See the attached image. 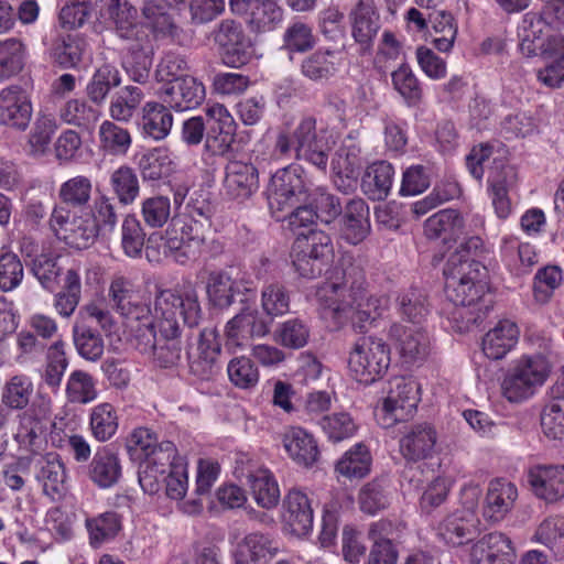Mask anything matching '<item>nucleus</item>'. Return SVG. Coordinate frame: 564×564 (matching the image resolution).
Wrapping results in <instances>:
<instances>
[{"label":"nucleus","mask_w":564,"mask_h":564,"mask_svg":"<svg viewBox=\"0 0 564 564\" xmlns=\"http://www.w3.org/2000/svg\"><path fill=\"white\" fill-rule=\"evenodd\" d=\"M420 400V384L414 379H391L388 394L376 412L379 423L382 427L389 429L398 422L408 421L414 415Z\"/></svg>","instance_id":"1a4fd4ad"},{"label":"nucleus","mask_w":564,"mask_h":564,"mask_svg":"<svg viewBox=\"0 0 564 564\" xmlns=\"http://www.w3.org/2000/svg\"><path fill=\"white\" fill-rule=\"evenodd\" d=\"M118 415L110 403H100L91 409L89 429L99 442L110 440L118 430Z\"/></svg>","instance_id":"49530a36"},{"label":"nucleus","mask_w":564,"mask_h":564,"mask_svg":"<svg viewBox=\"0 0 564 564\" xmlns=\"http://www.w3.org/2000/svg\"><path fill=\"white\" fill-rule=\"evenodd\" d=\"M186 208L194 224L181 225L177 219L172 218L165 235L161 237L163 253L181 264L197 259L205 242L204 237L198 234V220L195 217L209 219L213 213L208 198L202 195L199 198L191 195Z\"/></svg>","instance_id":"7ed1b4c3"},{"label":"nucleus","mask_w":564,"mask_h":564,"mask_svg":"<svg viewBox=\"0 0 564 564\" xmlns=\"http://www.w3.org/2000/svg\"><path fill=\"white\" fill-rule=\"evenodd\" d=\"M171 110L162 100L145 102L139 122L142 133L155 141L164 140L173 127Z\"/></svg>","instance_id":"7c9ffc66"},{"label":"nucleus","mask_w":564,"mask_h":564,"mask_svg":"<svg viewBox=\"0 0 564 564\" xmlns=\"http://www.w3.org/2000/svg\"><path fill=\"white\" fill-rule=\"evenodd\" d=\"M98 135L100 147L111 154H126L132 142L127 129L109 120L100 124Z\"/></svg>","instance_id":"bf43d9fd"},{"label":"nucleus","mask_w":564,"mask_h":564,"mask_svg":"<svg viewBox=\"0 0 564 564\" xmlns=\"http://www.w3.org/2000/svg\"><path fill=\"white\" fill-rule=\"evenodd\" d=\"M389 334L398 343V349L404 362L421 361L429 355L430 340L422 328L393 324Z\"/></svg>","instance_id":"b1692460"},{"label":"nucleus","mask_w":564,"mask_h":564,"mask_svg":"<svg viewBox=\"0 0 564 564\" xmlns=\"http://www.w3.org/2000/svg\"><path fill=\"white\" fill-rule=\"evenodd\" d=\"M206 292L210 302L219 307L227 308L234 302L237 295L242 294L241 302L249 300V294L253 295V289L250 283L243 280L231 279L226 271H213L208 275Z\"/></svg>","instance_id":"aec40b11"},{"label":"nucleus","mask_w":564,"mask_h":564,"mask_svg":"<svg viewBox=\"0 0 564 564\" xmlns=\"http://www.w3.org/2000/svg\"><path fill=\"white\" fill-rule=\"evenodd\" d=\"M518 497L516 485L505 478H496L488 485L484 516L490 521H501L511 511Z\"/></svg>","instance_id":"bb28decb"},{"label":"nucleus","mask_w":564,"mask_h":564,"mask_svg":"<svg viewBox=\"0 0 564 564\" xmlns=\"http://www.w3.org/2000/svg\"><path fill=\"white\" fill-rule=\"evenodd\" d=\"M563 280L562 270L557 265H546L538 270L533 282V294L536 302L546 303Z\"/></svg>","instance_id":"338daca9"},{"label":"nucleus","mask_w":564,"mask_h":564,"mask_svg":"<svg viewBox=\"0 0 564 564\" xmlns=\"http://www.w3.org/2000/svg\"><path fill=\"white\" fill-rule=\"evenodd\" d=\"M112 306L124 317L141 321L150 315V307L140 301L132 282L123 276L115 278L109 288Z\"/></svg>","instance_id":"5701e85b"},{"label":"nucleus","mask_w":564,"mask_h":564,"mask_svg":"<svg viewBox=\"0 0 564 564\" xmlns=\"http://www.w3.org/2000/svg\"><path fill=\"white\" fill-rule=\"evenodd\" d=\"M438 434L429 422H420L404 427L399 441L400 453L406 462H420L436 453Z\"/></svg>","instance_id":"4468645a"},{"label":"nucleus","mask_w":564,"mask_h":564,"mask_svg":"<svg viewBox=\"0 0 564 564\" xmlns=\"http://www.w3.org/2000/svg\"><path fill=\"white\" fill-rule=\"evenodd\" d=\"M283 521L296 536L306 535L313 528V510L307 496L297 489L289 491L283 503Z\"/></svg>","instance_id":"393cba45"},{"label":"nucleus","mask_w":564,"mask_h":564,"mask_svg":"<svg viewBox=\"0 0 564 564\" xmlns=\"http://www.w3.org/2000/svg\"><path fill=\"white\" fill-rule=\"evenodd\" d=\"M121 84L119 69L112 64H102L93 74L87 84L86 93L91 102L100 106L105 102L108 94Z\"/></svg>","instance_id":"58836bf2"},{"label":"nucleus","mask_w":564,"mask_h":564,"mask_svg":"<svg viewBox=\"0 0 564 564\" xmlns=\"http://www.w3.org/2000/svg\"><path fill=\"white\" fill-rule=\"evenodd\" d=\"M100 117V111L86 100L70 99L58 110V118L63 123L77 127H89Z\"/></svg>","instance_id":"603ef678"},{"label":"nucleus","mask_w":564,"mask_h":564,"mask_svg":"<svg viewBox=\"0 0 564 564\" xmlns=\"http://www.w3.org/2000/svg\"><path fill=\"white\" fill-rule=\"evenodd\" d=\"M365 286L366 283L360 290L359 299L354 301V308L349 316L354 326L358 327L360 332L365 328L366 323L371 324L380 317L387 305V300L383 297L368 296Z\"/></svg>","instance_id":"a18cd8bd"},{"label":"nucleus","mask_w":564,"mask_h":564,"mask_svg":"<svg viewBox=\"0 0 564 564\" xmlns=\"http://www.w3.org/2000/svg\"><path fill=\"white\" fill-rule=\"evenodd\" d=\"M73 340L79 356L88 361H97L104 354V339L97 329L85 324L73 326Z\"/></svg>","instance_id":"c03bdc74"},{"label":"nucleus","mask_w":564,"mask_h":564,"mask_svg":"<svg viewBox=\"0 0 564 564\" xmlns=\"http://www.w3.org/2000/svg\"><path fill=\"white\" fill-rule=\"evenodd\" d=\"M87 476L99 488L113 487L122 476L119 455L108 446L99 447L87 466Z\"/></svg>","instance_id":"a878e982"},{"label":"nucleus","mask_w":564,"mask_h":564,"mask_svg":"<svg viewBox=\"0 0 564 564\" xmlns=\"http://www.w3.org/2000/svg\"><path fill=\"white\" fill-rule=\"evenodd\" d=\"M528 480L533 492L546 502H555L564 497V465L533 466Z\"/></svg>","instance_id":"412c9836"},{"label":"nucleus","mask_w":564,"mask_h":564,"mask_svg":"<svg viewBox=\"0 0 564 564\" xmlns=\"http://www.w3.org/2000/svg\"><path fill=\"white\" fill-rule=\"evenodd\" d=\"M242 17L250 32L260 34L282 23L283 9L274 0H257Z\"/></svg>","instance_id":"473e14b6"},{"label":"nucleus","mask_w":564,"mask_h":564,"mask_svg":"<svg viewBox=\"0 0 564 564\" xmlns=\"http://www.w3.org/2000/svg\"><path fill=\"white\" fill-rule=\"evenodd\" d=\"M310 326L301 318H290L275 329V341L281 346L300 349L306 346L310 339Z\"/></svg>","instance_id":"4d7b16f0"},{"label":"nucleus","mask_w":564,"mask_h":564,"mask_svg":"<svg viewBox=\"0 0 564 564\" xmlns=\"http://www.w3.org/2000/svg\"><path fill=\"white\" fill-rule=\"evenodd\" d=\"M336 52L330 50H317L303 58L301 74L314 83L328 82L338 70Z\"/></svg>","instance_id":"e433bc0d"},{"label":"nucleus","mask_w":564,"mask_h":564,"mask_svg":"<svg viewBox=\"0 0 564 564\" xmlns=\"http://www.w3.org/2000/svg\"><path fill=\"white\" fill-rule=\"evenodd\" d=\"M516 560L512 541L501 532L485 534L470 547V564H516Z\"/></svg>","instance_id":"f3484780"},{"label":"nucleus","mask_w":564,"mask_h":564,"mask_svg":"<svg viewBox=\"0 0 564 564\" xmlns=\"http://www.w3.org/2000/svg\"><path fill=\"white\" fill-rule=\"evenodd\" d=\"M534 538L556 556H564V517L551 516L545 518L539 524Z\"/></svg>","instance_id":"8fccbe9b"},{"label":"nucleus","mask_w":564,"mask_h":564,"mask_svg":"<svg viewBox=\"0 0 564 564\" xmlns=\"http://www.w3.org/2000/svg\"><path fill=\"white\" fill-rule=\"evenodd\" d=\"M88 50L86 40L78 35L63 37L54 47L55 62L63 68L76 67Z\"/></svg>","instance_id":"6e6d98bb"},{"label":"nucleus","mask_w":564,"mask_h":564,"mask_svg":"<svg viewBox=\"0 0 564 564\" xmlns=\"http://www.w3.org/2000/svg\"><path fill=\"white\" fill-rule=\"evenodd\" d=\"M33 392V384L25 375H15L4 384L1 393L2 403L12 410H22Z\"/></svg>","instance_id":"864d4df0"},{"label":"nucleus","mask_w":564,"mask_h":564,"mask_svg":"<svg viewBox=\"0 0 564 564\" xmlns=\"http://www.w3.org/2000/svg\"><path fill=\"white\" fill-rule=\"evenodd\" d=\"M96 6L99 22L120 40H144L149 33L139 19V10L129 0H97Z\"/></svg>","instance_id":"9d476101"},{"label":"nucleus","mask_w":564,"mask_h":564,"mask_svg":"<svg viewBox=\"0 0 564 564\" xmlns=\"http://www.w3.org/2000/svg\"><path fill=\"white\" fill-rule=\"evenodd\" d=\"M66 398L70 403L87 404L97 398L96 380L84 370H74L66 383Z\"/></svg>","instance_id":"09e8293b"},{"label":"nucleus","mask_w":564,"mask_h":564,"mask_svg":"<svg viewBox=\"0 0 564 564\" xmlns=\"http://www.w3.org/2000/svg\"><path fill=\"white\" fill-rule=\"evenodd\" d=\"M50 226L59 240L78 250L88 248L98 236L95 217L88 212L70 215L63 207H55Z\"/></svg>","instance_id":"9b49d317"},{"label":"nucleus","mask_w":564,"mask_h":564,"mask_svg":"<svg viewBox=\"0 0 564 564\" xmlns=\"http://www.w3.org/2000/svg\"><path fill=\"white\" fill-rule=\"evenodd\" d=\"M45 424L37 415L35 409H29L19 415V426L14 434V440L21 448L36 454L45 443Z\"/></svg>","instance_id":"72a5a7b5"},{"label":"nucleus","mask_w":564,"mask_h":564,"mask_svg":"<svg viewBox=\"0 0 564 564\" xmlns=\"http://www.w3.org/2000/svg\"><path fill=\"white\" fill-rule=\"evenodd\" d=\"M237 547L257 557L261 563H268L272 560L279 551L274 540L261 532H251L247 534L238 544Z\"/></svg>","instance_id":"69168bd1"},{"label":"nucleus","mask_w":564,"mask_h":564,"mask_svg":"<svg viewBox=\"0 0 564 564\" xmlns=\"http://www.w3.org/2000/svg\"><path fill=\"white\" fill-rule=\"evenodd\" d=\"M261 306L263 312L271 317L286 314L290 311V294L280 282H271L261 291Z\"/></svg>","instance_id":"052dcab7"},{"label":"nucleus","mask_w":564,"mask_h":564,"mask_svg":"<svg viewBox=\"0 0 564 564\" xmlns=\"http://www.w3.org/2000/svg\"><path fill=\"white\" fill-rule=\"evenodd\" d=\"M371 467V455L362 443L356 444L337 462L336 471L352 479L367 476Z\"/></svg>","instance_id":"37998d69"},{"label":"nucleus","mask_w":564,"mask_h":564,"mask_svg":"<svg viewBox=\"0 0 564 564\" xmlns=\"http://www.w3.org/2000/svg\"><path fill=\"white\" fill-rule=\"evenodd\" d=\"M460 194V185L455 178H443L427 197L414 204V212L424 215L437 205L459 197Z\"/></svg>","instance_id":"0e129e2a"},{"label":"nucleus","mask_w":564,"mask_h":564,"mask_svg":"<svg viewBox=\"0 0 564 564\" xmlns=\"http://www.w3.org/2000/svg\"><path fill=\"white\" fill-rule=\"evenodd\" d=\"M155 312L159 338L151 357L160 367L170 368L182 359L178 318L182 317L189 328L198 326L202 319L198 294L192 286L185 288L181 294L163 293L156 300Z\"/></svg>","instance_id":"f257e3e1"},{"label":"nucleus","mask_w":564,"mask_h":564,"mask_svg":"<svg viewBox=\"0 0 564 564\" xmlns=\"http://www.w3.org/2000/svg\"><path fill=\"white\" fill-rule=\"evenodd\" d=\"M429 26L431 25L433 45L440 51L447 53L453 46L457 35V26L451 13L436 11L429 13Z\"/></svg>","instance_id":"a19ab883"},{"label":"nucleus","mask_w":564,"mask_h":564,"mask_svg":"<svg viewBox=\"0 0 564 564\" xmlns=\"http://www.w3.org/2000/svg\"><path fill=\"white\" fill-rule=\"evenodd\" d=\"M307 191L303 178H270L265 195L272 216L278 221L284 220V212L312 196Z\"/></svg>","instance_id":"ddd939ff"},{"label":"nucleus","mask_w":564,"mask_h":564,"mask_svg":"<svg viewBox=\"0 0 564 564\" xmlns=\"http://www.w3.org/2000/svg\"><path fill=\"white\" fill-rule=\"evenodd\" d=\"M128 43V53L122 66L131 80L145 84L150 77L154 55L150 35L147 33L144 40H130Z\"/></svg>","instance_id":"cd10ccee"},{"label":"nucleus","mask_w":564,"mask_h":564,"mask_svg":"<svg viewBox=\"0 0 564 564\" xmlns=\"http://www.w3.org/2000/svg\"><path fill=\"white\" fill-rule=\"evenodd\" d=\"M390 361V348L382 339L361 337L351 348L348 368L356 381L370 384L387 372Z\"/></svg>","instance_id":"423d86ee"},{"label":"nucleus","mask_w":564,"mask_h":564,"mask_svg":"<svg viewBox=\"0 0 564 564\" xmlns=\"http://www.w3.org/2000/svg\"><path fill=\"white\" fill-rule=\"evenodd\" d=\"M550 372V365L542 355L523 356L506 373L501 389L510 402L530 398L542 386Z\"/></svg>","instance_id":"0eeeda50"},{"label":"nucleus","mask_w":564,"mask_h":564,"mask_svg":"<svg viewBox=\"0 0 564 564\" xmlns=\"http://www.w3.org/2000/svg\"><path fill=\"white\" fill-rule=\"evenodd\" d=\"M520 329L511 319H501L482 339L484 354L492 359L503 358L518 343Z\"/></svg>","instance_id":"2f4dec72"},{"label":"nucleus","mask_w":564,"mask_h":564,"mask_svg":"<svg viewBox=\"0 0 564 564\" xmlns=\"http://www.w3.org/2000/svg\"><path fill=\"white\" fill-rule=\"evenodd\" d=\"M364 284V269L349 262L343 268L339 282H325L317 288L316 301L326 316L332 317L337 324H343L349 318L354 301L359 299Z\"/></svg>","instance_id":"39448f33"},{"label":"nucleus","mask_w":564,"mask_h":564,"mask_svg":"<svg viewBox=\"0 0 564 564\" xmlns=\"http://www.w3.org/2000/svg\"><path fill=\"white\" fill-rule=\"evenodd\" d=\"M319 425L333 442H340L349 438L357 430L355 421L347 412L325 415L321 419Z\"/></svg>","instance_id":"774afa93"},{"label":"nucleus","mask_w":564,"mask_h":564,"mask_svg":"<svg viewBox=\"0 0 564 564\" xmlns=\"http://www.w3.org/2000/svg\"><path fill=\"white\" fill-rule=\"evenodd\" d=\"M343 237L351 245L364 241L371 230L369 206L362 199L350 200L340 219Z\"/></svg>","instance_id":"c756f323"},{"label":"nucleus","mask_w":564,"mask_h":564,"mask_svg":"<svg viewBox=\"0 0 564 564\" xmlns=\"http://www.w3.org/2000/svg\"><path fill=\"white\" fill-rule=\"evenodd\" d=\"M220 347L213 330L199 332V340L195 351L188 352V365L192 375L202 380H209L218 373L217 358Z\"/></svg>","instance_id":"4be33fe9"},{"label":"nucleus","mask_w":564,"mask_h":564,"mask_svg":"<svg viewBox=\"0 0 564 564\" xmlns=\"http://www.w3.org/2000/svg\"><path fill=\"white\" fill-rule=\"evenodd\" d=\"M480 268L479 261L463 259L462 256H452L444 268L445 294L457 306L454 318L462 319L460 330H468L486 316V312L478 306L484 293Z\"/></svg>","instance_id":"f03ea898"},{"label":"nucleus","mask_w":564,"mask_h":564,"mask_svg":"<svg viewBox=\"0 0 564 564\" xmlns=\"http://www.w3.org/2000/svg\"><path fill=\"white\" fill-rule=\"evenodd\" d=\"M351 35L362 45H369L381 28L379 11L373 0H359L349 13Z\"/></svg>","instance_id":"c85d7f7f"},{"label":"nucleus","mask_w":564,"mask_h":564,"mask_svg":"<svg viewBox=\"0 0 564 564\" xmlns=\"http://www.w3.org/2000/svg\"><path fill=\"white\" fill-rule=\"evenodd\" d=\"M205 86L192 76H185L166 84L159 91L160 100L175 111L198 107L205 99Z\"/></svg>","instance_id":"a211bd4d"},{"label":"nucleus","mask_w":564,"mask_h":564,"mask_svg":"<svg viewBox=\"0 0 564 564\" xmlns=\"http://www.w3.org/2000/svg\"><path fill=\"white\" fill-rule=\"evenodd\" d=\"M25 45L18 39L0 41V83L18 75L24 67Z\"/></svg>","instance_id":"79ce46f5"},{"label":"nucleus","mask_w":564,"mask_h":564,"mask_svg":"<svg viewBox=\"0 0 564 564\" xmlns=\"http://www.w3.org/2000/svg\"><path fill=\"white\" fill-rule=\"evenodd\" d=\"M269 332L270 322L257 308L245 307L225 326L226 347L242 348Z\"/></svg>","instance_id":"f8f14e48"},{"label":"nucleus","mask_w":564,"mask_h":564,"mask_svg":"<svg viewBox=\"0 0 564 564\" xmlns=\"http://www.w3.org/2000/svg\"><path fill=\"white\" fill-rule=\"evenodd\" d=\"M90 544H100L113 539L121 529L120 518L116 512H105L95 519L87 520Z\"/></svg>","instance_id":"680f3d73"},{"label":"nucleus","mask_w":564,"mask_h":564,"mask_svg":"<svg viewBox=\"0 0 564 564\" xmlns=\"http://www.w3.org/2000/svg\"><path fill=\"white\" fill-rule=\"evenodd\" d=\"M283 446L299 465L312 466L319 452L313 436L301 427H292L283 435Z\"/></svg>","instance_id":"f704fd0d"},{"label":"nucleus","mask_w":564,"mask_h":564,"mask_svg":"<svg viewBox=\"0 0 564 564\" xmlns=\"http://www.w3.org/2000/svg\"><path fill=\"white\" fill-rule=\"evenodd\" d=\"M474 516L469 511H456L438 525V535L447 544L459 546L471 539Z\"/></svg>","instance_id":"4c0bfd02"},{"label":"nucleus","mask_w":564,"mask_h":564,"mask_svg":"<svg viewBox=\"0 0 564 564\" xmlns=\"http://www.w3.org/2000/svg\"><path fill=\"white\" fill-rule=\"evenodd\" d=\"M32 113V102L21 86L10 85L0 90V126L24 131Z\"/></svg>","instance_id":"dca6fc26"},{"label":"nucleus","mask_w":564,"mask_h":564,"mask_svg":"<svg viewBox=\"0 0 564 564\" xmlns=\"http://www.w3.org/2000/svg\"><path fill=\"white\" fill-rule=\"evenodd\" d=\"M358 502L361 511L376 514L390 505L388 486L382 479H375L366 484L359 491Z\"/></svg>","instance_id":"13d9d810"},{"label":"nucleus","mask_w":564,"mask_h":564,"mask_svg":"<svg viewBox=\"0 0 564 564\" xmlns=\"http://www.w3.org/2000/svg\"><path fill=\"white\" fill-rule=\"evenodd\" d=\"M251 495L256 502L265 509L275 507L280 499V489L268 469H258L248 475Z\"/></svg>","instance_id":"ea45409f"},{"label":"nucleus","mask_w":564,"mask_h":564,"mask_svg":"<svg viewBox=\"0 0 564 564\" xmlns=\"http://www.w3.org/2000/svg\"><path fill=\"white\" fill-rule=\"evenodd\" d=\"M316 44L313 28L302 21L291 22L282 36L281 48L289 53H304Z\"/></svg>","instance_id":"3c124183"},{"label":"nucleus","mask_w":564,"mask_h":564,"mask_svg":"<svg viewBox=\"0 0 564 564\" xmlns=\"http://www.w3.org/2000/svg\"><path fill=\"white\" fill-rule=\"evenodd\" d=\"M205 113V149L214 155H224L235 140L234 118L220 104L206 108Z\"/></svg>","instance_id":"2eb2a0df"},{"label":"nucleus","mask_w":564,"mask_h":564,"mask_svg":"<svg viewBox=\"0 0 564 564\" xmlns=\"http://www.w3.org/2000/svg\"><path fill=\"white\" fill-rule=\"evenodd\" d=\"M143 98L144 94L141 88L131 85L124 86L111 99L109 107L110 117L116 121L128 122L133 117Z\"/></svg>","instance_id":"de8ad7c7"},{"label":"nucleus","mask_w":564,"mask_h":564,"mask_svg":"<svg viewBox=\"0 0 564 564\" xmlns=\"http://www.w3.org/2000/svg\"><path fill=\"white\" fill-rule=\"evenodd\" d=\"M543 433L553 440L564 437V398L552 391L551 400L541 414Z\"/></svg>","instance_id":"5fc2aeb1"},{"label":"nucleus","mask_w":564,"mask_h":564,"mask_svg":"<svg viewBox=\"0 0 564 564\" xmlns=\"http://www.w3.org/2000/svg\"><path fill=\"white\" fill-rule=\"evenodd\" d=\"M227 372L232 384L240 389H252L259 382V370L254 362L248 357L232 358Z\"/></svg>","instance_id":"e2e57ef3"},{"label":"nucleus","mask_w":564,"mask_h":564,"mask_svg":"<svg viewBox=\"0 0 564 564\" xmlns=\"http://www.w3.org/2000/svg\"><path fill=\"white\" fill-rule=\"evenodd\" d=\"M35 470L43 494L52 501L62 500L67 492V473L61 456L54 452L46 453L35 463Z\"/></svg>","instance_id":"6ab92c4d"},{"label":"nucleus","mask_w":564,"mask_h":564,"mask_svg":"<svg viewBox=\"0 0 564 564\" xmlns=\"http://www.w3.org/2000/svg\"><path fill=\"white\" fill-rule=\"evenodd\" d=\"M275 149L282 154L293 149L297 159L305 160L316 166L319 172H324L332 142L327 129L317 128L316 119L307 116L300 120L291 137L288 133L278 135Z\"/></svg>","instance_id":"20e7f679"},{"label":"nucleus","mask_w":564,"mask_h":564,"mask_svg":"<svg viewBox=\"0 0 564 564\" xmlns=\"http://www.w3.org/2000/svg\"><path fill=\"white\" fill-rule=\"evenodd\" d=\"M464 220L456 209H442L430 216L424 223V232L429 239L455 240L462 232Z\"/></svg>","instance_id":"c9c22d12"},{"label":"nucleus","mask_w":564,"mask_h":564,"mask_svg":"<svg viewBox=\"0 0 564 564\" xmlns=\"http://www.w3.org/2000/svg\"><path fill=\"white\" fill-rule=\"evenodd\" d=\"M330 237L324 231L312 230L299 235L292 245L291 258L295 271L305 279H315L322 274L333 257Z\"/></svg>","instance_id":"6e6552de"}]
</instances>
